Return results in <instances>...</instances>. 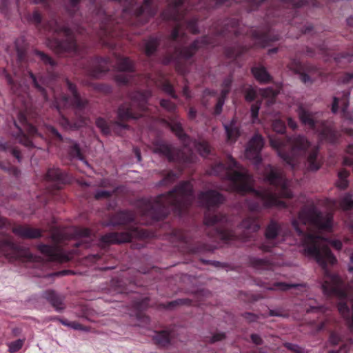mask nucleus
Instances as JSON below:
<instances>
[{"mask_svg": "<svg viewBox=\"0 0 353 353\" xmlns=\"http://www.w3.org/2000/svg\"><path fill=\"white\" fill-rule=\"evenodd\" d=\"M333 215L331 212H322L314 204H307L300 210L298 218L292 221L304 248L306 256L314 258L321 267L323 281L321 288L326 295L336 296L338 299L339 313L347 321L350 329L353 332V299H350V292L344 286L341 279L329 270V265L336 263V259L331 252L329 245L339 250L342 243L339 240L327 241L319 235L305 233L309 228L328 230L332 227Z\"/></svg>", "mask_w": 353, "mask_h": 353, "instance_id": "obj_1", "label": "nucleus"}, {"mask_svg": "<svg viewBox=\"0 0 353 353\" xmlns=\"http://www.w3.org/2000/svg\"><path fill=\"white\" fill-rule=\"evenodd\" d=\"M209 174L227 179L232 190L242 194H251L254 201L248 199L247 205L250 211L253 212L272 207L285 208V203L279 198L292 196L288 188L289 181L285 178L283 171L270 165L263 170L264 181L270 187L258 190L252 188L253 179L248 170L239 165L231 156L228 157L226 165L218 163L212 168Z\"/></svg>", "mask_w": 353, "mask_h": 353, "instance_id": "obj_2", "label": "nucleus"}, {"mask_svg": "<svg viewBox=\"0 0 353 353\" xmlns=\"http://www.w3.org/2000/svg\"><path fill=\"white\" fill-rule=\"evenodd\" d=\"M193 199L192 185L184 181L166 194L139 200L137 206L142 216L159 220L165 217L171 210L181 214Z\"/></svg>", "mask_w": 353, "mask_h": 353, "instance_id": "obj_3", "label": "nucleus"}, {"mask_svg": "<svg viewBox=\"0 0 353 353\" xmlns=\"http://www.w3.org/2000/svg\"><path fill=\"white\" fill-rule=\"evenodd\" d=\"M65 83L71 97L65 94H61L60 97L54 96L52 105L59 112L62 108H72L75 110L76 121L74 123L70 122L63 115L59 119V123L64 129L74 130L88 124V118L82 115L81 113L87 109L89 102L88 99L80 95L74 84L68 79L65 80Z\"/></svg>", "mask_w": 353, "mask_h": 353, "instance_id": "obj_4", "label": "nucleus"}, {"mask_svg": "<svg viewBox=\"0 0 353 353\" xmlns=\"http://www.w3.org/2000/svg\"><path fill=\"white\" fill-rule=\"evenodd\" d=\"M269 140L278 155L292 168L296 165L295 157L305 155L310 147L307 138L301 134H295L285 139L277 135H269Z\"/></svg>", "mask_w": 353, "mask_h": 353, "instance_id": "obj_5", "label": "nucleus"}, {"mask_svg": "<svg viewBox=\"0 0 353 353\" xmlns=\"http://www.w3.org/2000/svg\"><path fill=\"white\" fill-rule=\"evenodd\" d=\"M171 130L180 139L184 144L182 150H179L163 141H157L153 148V151L160 155L165 157L170 161H179L181 163H191L194 161L192 153L186 154L190 152V139L183 132L181 123L176 118L171 119L168 122Z\"/></svg>", "mask_w": 353, "mask_h": 353, "instance_id": "obj_6", "label": "nucleus"}, {"mask_svg": "<svg viewBox=\"0 0 353 353\" xmlns=\"http://www.w3.org/2000/svg\"><path fill=\"white\" fill-rule=\"evenodd\" d=\"M204 223L207 228V235L213 241H220L223 243H229L239 238L232 230V220L224 214L208 212L205 214Z\"/></svg>", "mask_w": 353, "mask_h": 353, "instance_id": "obj_7", "label": "nucleus"}, {"mask_svg": "<svg viewBox=\"0 0 353 353\" xmlns=\"http://www.w3.org/2000/svg\"><path fill=\"white\" fill-rule=\"evenodd\" d=\"M151 92L148 90L144 92H134L131 94L130 102H125L121 105L117 111L119 121L114 123V130L119 132L122 130L128 129L127 124L122 123L129 119H137L142 116L141 112L145 111L148 98Z\"/></svg>", "mask_w": 353, "mask_h": 353, "instance_id": "obj_8", "label": "nucleus"}, {"mask_svg": "<svg viewBox=\"0 0 353 353\" xmlns=\"http://www.w3.org/2000/svg\"><path fill=\"white\" fill-rule=\"evenodd\" d=\"M46 29L56 34H62L65 39L63 41L56 37L49 38L46 44L49 48L57 54L63 52L79 53V47L72 35V30L55 17L51 18L46 26Z\"/></svg>", "mask_w": 353, "mask_h": 353, "instance_id": "obj_9", "label": "nucleus"}, {"mask_svg": "<svg viewBox=\"0 0 353 353\" xmlns=\"http://www.w3.org/2000/svg\"><path fill=\"white\" fill-rule=\"evenodd\" d=\"M296 112L301 122L318 132L321 139L332 143L338 140L340 133L323 119L322 113L313 112L302 105L298 107Z\"/></svg>", "mask_w": 353, "mask_h": 353, "instance_id": "obj_10", "label": "nucleus"}, {"mask_svg": "<svg viewBox=\"0 0 353 353\" xmlns=\"http://www.w3.org/2000/svg\"><path fill=\"white\" fill-rule=\"evenodd\" d=\"M99 15L101 23L98 36L104 45L112 46V44L109 39L119 35L114 28V25L119 23L120 21H116L114 17L108 15L103 10H99Z\"/></svg>", "mask_w": 353, "mask_h": 353, "instance_id": "obj_11", "label": "nucleus"}, {"mask_svg": "<svg viewBox=\"0 0 353 353\" xmlns=\"http://www.w3.org/2000/svg\"><path fill=\"white\" fill-rule=\"evenodd\" d=\"M281 226L279 223L271 220L265 230V239L261 243L259 248L263 252H270L272 249L281 243L280 232Z\"/></svg>", "mask_w": 353, "mask_h": 353, "instance_id": "obj_12", "label": "nucleus"}, {"mask_svg": "<svg viewBox=\"0 0 353 353\" xmlns=\"http://www.w3.org/2000/svg\"><path fill=\"white\" fill-rule=\"evenodd\" d=\"M264 145V141L261 135L256 134L249 141L245 151V157L252 161L255 166L261 162V151Z\"/></svg>", "mask_w": 353, "mask_h": 353, "instance_id": "obj_13", "label": "nucleus"}, {"mask_svg": "<svg viewBox=\"0 0 353 353\" xmlns=\"http://www.w3.org/2000/svg\"><path fill=\"white\" fill-rule=\"evenodd\" d=\"M138 230L133 229L130 232H110L102 236L99 240V245L105 247L112 243H122L129 242L133 236L138 234Z\"/></svg>", "mask_w": 353, "mask_h": 353, "instance_id": "obj_14", "label": "nucleus"}, {"mask_svg": "<svg viewBox=\"0 0 353 353\" xmlns=\"http://www.w3.org/2000/svg\"><path fill=\"white\" fill-rule=\"evenodd\" d=\"M23 250L13 243L10 238L0 239V254L7 259L15 260L23 256Z\"/></svg>", "mask_w": 353, "mask_h": 353, "instance_id": "obj_15", "label": "nucleus"}, {"mask_svg": "<svg viewBox=\"0 0 353 353\" xmlns=\"http://www.w3.org/2000/svg\"><path fill=\"white\" fill-rule=\"evenodd\" d=\"M295 72H300V79L305 84H312L320 74L319 70L313 65H307L304 72H301V65L298 61H293L289 66Z\"/></svg>", "mask_w": 353, "mask_h": 353, "instance_id": "obj_16", "label": "nucleus"}, {"mask_svg": "<svg viewBox=\"0 0 353 353\" xmlns=\"http://www.w3.org/2000/svg\"><path fill=\"white\" fill-rule=\"evenodd\" d=\"M117 68L120 72L116 77V81L119 83H126L130 80L131 76L125 72H132L134 70L132 62L127 57H117Z\"/></svg>", "mask_w": 353, "mask_h": 353, "instance_id": "obj_17", "label": "nucleus"}, {"mask_svg": "<svg viewBox=\"0 0 353 353\" xmlns=\"http://www.w3.org/2000/svg\"><path fill=\"white\" fill-rule=\"evenodd\" d=\"M249 34L254 40V45L262 48L265 47L270 41L279 39L278 35L272 36V30L269 28L263 30L252 28Z\"/></svg>", "mask_w": 353, "mask_h": 353, "instance_id": "obj_18", "label": "nucleus"}, {"mask_svg": "<svg viewBox=\"0 0 353 353\" xmlns=\"http://www.w3.org/2000/svg\"><path fill=\"white\" fill-rule=\"evenodd\" d=\"M112 63L108 59L95 58L91 60L85 67L86 71L93 77L99 78L105 72L109 70Z\"/></svg>", "mask_w": 353, "mask_h": 353, "instance_id": "obj_19", "label": "nucleus"}, {"mask_svg": "<svg viewBox=\"0 0 353 353\" xmlns=\"http://www.w3.org/2000/svg\"><path fill=\"white\" fill-rule=\"evenodd\" d=\"M198 202L207 208L217 207L224 201V196L214 190L201 192L198 195Z\"/></svg>", "mask_w": 353, "mask_h": 353, "instance_id": "obj_20", "label": "nucleus"}, {"mask_svg": "<svg viewBox=\"0 0 353 353\" xmlns=\"http://www.w3.org/2000/svg\"><path fill=\"white\" fill-rule=\"evenodd\" d=\"M19 120L23 127V129H21V128L19 127L15 123V125L18 128L19 130V134L17 137L19 142L26 147L33 146L32 141L25 135V134L23 133V130L27 131L29 134L34 135L36 134L37 132V128L32 124L28 123L26 117L22 113L19 114Z\"/></svg>", "mask_w": 353, "mask_h": 353, "instance_id": "obj_21", "label": "nucleus"}, {"mask_svg": "<svg viewBox=\"0 0 353 353\" xmlns=\"http://www.w3.org/2000/svg\"><path fill=\"white\" fill-rule=\"evenodd\" d=\"M260 92L262 97L265 99H267V104L268 106L274 103V97L278 94L279 91L273 88L268 87L265 89H261L257 90L254 88H248L245 91V99L248 101H252L254 100L256 97L257 93Z\"/></svg>", "mask_w": 353, "mask_h": 353, "instance_id": "obj_22", "label": "nucleus"}, {"mask_svg": "<svg viewBox=\"0 0 353 353\" xmlns=\"http://www.w3.org/2000/svg\"><path fill=\"white\" fill-rule=\"evenodd\" d=\"M41 297L46 299L53 307L58 312H61L65 309L64 299L65 297L52 290H47L43 291Z\"/></svg>", "mask_w": 353, "mask_h": 353, "instance_id": "obj_23", "label": "nucleus"}, {"mask_svg": "<svg viewBox=\"0 0 353 353\" xmlns=\"http://www.w3.org/2000/svg\"><path fill=\"white\" fill-rule=\"evenodd\" d=\"M217 24L214 26V32L219 35H225L228 32H232L235 35L241 34L239 21L234 19H226L222 22V26Z\"/></svg>", "mask_w": 353, "mask_h": 353, "instance_id": "obj_24", "label": "nucleus"}, {"mask_svg": "<svg viewBox=\"0 0 353 353\" xmlns=\"http://www.w3.org/2000/svg\"><path fill=\"white\" fill-rule=\"evenodd\" d=\"M135 221L134 214L128 211H120L117 212L111 218L107 225H124Z\"/></svg>", "mask_w": 353, "mask_h": 353, "instance_id": "obj_25", "label": "nucleus"}, {"mask_svg": "<svg viewBox=\"0 0 353 353\" xmlns=\"http://www.w3.org/2000/svg\"><path fill=\"white\" fill-rule=\"evenodd\" d=\"M12 232L23 239H37L40 237L41 234V231L38 229L21 225L13 228Z\"/></svg>", "mask_w": 353, "mask_h": 353, "instance_id": "obj_26", "label": "nucleus"}, {"mask_svg": "<svg viewBox=\"0 0 353 353\" xmlns=\"http://www.w3.org/2000/svg\"><path fill=\"white\" fill-rule=\"evenodd\" d=\"M75 236L79 239L78 242L75 243L77 247L83 246L85 248H89L92 245V238L91 232L86 228H77L74 230Z\"/></svg>", "mask_w": 353, "mask_h": 353, "instance_id": "obj_27", "label": "nucleus"}, {"mask_svg": "<svg viewBox=\"0 0 353 353\" xmlns=\"http://www.w3.org/2000/svg\"><path fill=\"white\" fill-rule=\"evenodd\" d=\"M239 227L245 231L256 232L260 229L261 225L257 216H248L241 221Z\"/></svg>", "mask_w": 353, "mask_h": 353, "instance_id": "obj_28", "label": "nucleus"}, {"mask_svg": "<svg viewBox=\"0 0 353 353\" xmlns=\"http://www.w3.org/2000/svg\"><path fill=\"white\" fill-rule=\"evenodd\" d=\"M39 250L51 261H62L60 250L57 247L41 244L39 245Z\"/></svg>", "mask_w": 353, "mask_h": 353, "instance_id": "obj_29", "label": "nucleus"}, {"mask_svg": "<svg viewBox=\"0 0 353 353\" xmlns=\"http://www.w3.org/2000/svg\"><path fill=\"white\" fill-rule=\"evenodd\" d=\"M250 262L251 265L257 270H272L274 265L270 261L257 257L251 258Z\"/></svg>", "mask_w": 353, "mask_h": 353, "instance_id": "obj_30", "label": "nucleus"}, {"mask_svg": "<svg viewBox=\"0 0 353 353\" xmlns=\"http://www.w3.org/2000/svg\"><path fill=\"white\" fill-rule=\"evenodd\" d=\"M252 72L256 79L261 83H268L271 80V76L263 66L253 67Z\"/></svg>", "mask_w": 353, "mask_h": 353, "instance_id": "obj_31", "label": "nucleus"}, {"mask_svg": "<svg viewBox=\"0 0 353 353\" xmlns=\"http://www.w3.org/2000/svg\"><path fill=\"white\" fill-rule=\"evenodd\" d=\"M318 157V148H312L307 161L308 164V168L310 170L315 171L319 169L321 163L319 160L317 158Z\"/></svg>", "mask_w": 353, "mask_h": 353, "instance_id": "obj_32", "label": "nucleus"}, {"mask_svg": "<svg viewBox=\"0 0 353 353\" xmlns=\"http://www.w3.org/2000/svg\"><path fill=\"white\" fill-rule=\"evenodd\" d=\"M224 128L228 140L232 142L234 141L239 133L236 122L232 120L229 124H224Z\"/></svg>", "mask_w": 353, "mask_h": 353, "instance_id": "obj_33", "label": "nucleus"}, {"mask_svg": "<svg viewBox=\"0 0 353 353\" xmlns=\"http://www.w3.org/2000/svg\"><path fill=\"white\" fill-rule=\"evenodd\" d=\"M46 177L48 180L50 181L61 183H65L66 181L64 173L58 168L49 169L47 172Z\"/></svg>", "mask_w": 353, "mask_h": 353, "instance_id": "obj_34", "label": "nucleus"}, {"mask_svg": "<svg viewBox=\"0 0 353 353\" xmlns=\"http://www.w3.org/2000/svg\"><path fill=\"white\" fill-rule=\"evenodd\" d=\"M159 41L157 38L151 37L143 42V50L148 56L152 55L156 50Z\"/></svg>", "mask_w": 353, "mask_h": 353, "instance_id": "obj_35", "label": "nucleus"}, {"mask_svg": "<svg viewBox=\"0 0 353 353\" xmlns=\"http://www.w3.org/2000/svg\"><path fill=\"white\" fill-rule=\"evenodd\" d=\"M30 77L32 79V82L34 83V87L41 92L46 101H48L49 99L46 94V90L43 88V85H45V79L43 77H40L39 79L35 77V75L32 72H28Z\"/></svg>", "mask_w": 353, "mask_h": 353, "instance_id": "obj_36", "label": "nucleus"}, {"mask_svg": "<svg viewBox=\"0 0 353 353\" xmlns=\"http://www.w3.org/2000/svg\"><path fill=\"white\" fill-rule=\"evenodd\" d=\"M303 286V284H297V283H288L283 282H276L268 290H281V291H286L292 288H298Z\"/></svg>", "mask_w": 353, "mask_h": 353, "instance_id": "obj_37", "label": "nucleus"}, {"mask_svg": "<svg viewBox=\"0 0 353 353\" xmlns=\"http://www.w3.org/2000/svg\"><path fill=\"white\" fill-rule=\"evenodd\" d=\"M228 94V90L224 89L221 90V95L218 99L217 103L214 110V114L219 115L225 103V100Z\"/></svg>", "mask_w": 353, "mask_h": 353, "instance_id": "obj_38", "label": "nucleus"}, {"mask_svg": "<svg viewBox=\"0 0 353 353\" xmlns=\"http://www.w3.org/2000/svg\"><path fill=\"white\" fill-rule=\"evenodd\" d=\"M154 339L157 343L165 345L170 342V334L167 331L157 332L154 336Z\"/></svg>", "mask_w": 353, "mask_h": 353, "instance_id": "obj_39", "label": "nucleus"}, {"mask_svg": "<svg viewBox=\"0 0 353 353\" xmlns=\"http://www.w3.org/2000/svg\"><path fill=\"white\" fill-rule=\"evenodd\" d=\"M193 145L196 150L199 152V154L203 157H206L210 154V148L208 143L205 141H199V142H194Z\"/></svg>", "mask_w": 353, "mask_h": 353, "instance_id": "obj_40", "label": "nucleus"}, {"mask_svg": "<svg viewBox=\"0 0 353 353\" xmlns=\"http://www.w3.org/2000/svg\"><path fill=\"white\" fill-rule=\"evenodd\" d=\"M179 178V174L174 172L173 171L168 172L158 183V185H168L174 183Z\"/></svg>", "mask_w": 353, "mask_h": 353, "instance_id": "obj_41", "label": "nucleus"}, {"mask_svg": "<svg viewBox=\"0 0 353 353\" xmlns=\"http://www.w3.org/2000/svg\"><path fill=\"white\" fill-rule=\"evenodd\" d=\"M340 205L344 210L353 209V197L350 194H345L340 201Z\"/></svg>", "mask_w": 353, "mask_h": 353, "instance_id": "obj_42", "label": "nucleus"}, {"mask_svg": "<svg viewBox=\"0 0 353 353\" xmlns=\"http://www.w3.org/2000/svg\"><path fill=\"white\" fill-rule=\"evenodd\" d=\"M349 175V173L345 170H342L338 173L339 181L337 182V185L341 189H345L348 185V182L347 181V178Z\"/></svg>", "mask_w": 353, "mask_h": 353, "instance_id": "obj_43", "label": "nucleus"}, {"mask_svg": "<svg viewBox=\"0 0 353 353\" xmlns=\"http://www.w3.org/2000/svg\"><path fill=\"white\" fill-rule=\"evenodd\" d=\"M6 79L8 83L10 85L11 89L14 94L19 96L22 94V92H25L26 90V86L17 85L9 75L6 76Z\"/></svg>", "mask_w": 353, "mask_h": 353, "instance_id": "obj_44", "label": "nucleus"}, {"mask_svg": "<svg viewBox=\"0 0 353 353\" xmlns=\"http://www.w3.org/2000/svg\"><path fill=\"white\" fill-rule=\"evenodd\" d=\"M25 339H17L14 341L7 343L8 347V352L10 353H14L21 350L24 344Z\"/></svg>", "mask_w": 353, "mask_h": 353, "instance_id": "obj_45", "label": "nucleus"}, {"mask_svg": "<svg viewBox=\"0 0 353 353\" xmlns=\"http://www.w3.org/2000/svg\"><path fill=\"white\" fill-rule=\"evenodd\" d=\"M34 53L45 64L50 65L51 67H54L56 65L55 61L51 57H50L48 55L46 54L45 53H43L41 51H39V50H34Z\"/></svg>", "mask_w": 353, "mask_h": 353, "instance_id": "obj_46", "label": "nucleus"}, {"mask_svg": "<svg viewBox=\"0 0 353 353\" xmlns=\"http://www.w3.org/2000/svg\"><path fill=\"white\" fill-rule=\"evenodd\" d=\"M281 2L283 6L292 8H299L307 3L306 0H281Z\"/></svg>", "mask_w": 353, "mask_h": 353, "instance_id": "obj_47", "label": "nucleus"}, {"mask_svg": "<svg viewBox=\"0 0 353 353\" xmlns=\"http://www.w3.org/2000/svg\"><path fill=\"white\" fill-rule=\"evenodd\" d=\"M272 127L273 130L279 134H283L285 131V125L284 122L280 119L274 120Z\"/></svg>", "mask_w": 353, "mask_h": 353, "instance_id": "obj_48", "label": "nucleus"}, {"mask_svg": "<svg viewBox=\"0 0 353 353\" xmlns=\"http://www.w3.org/2000/svg\"><path fill=\"white\" fill-rule=\"evenodd\" d=\"M97 126L101 130V132L108 134L110 132V128L107 121L102 118H98L96 121Z\"/></svg>", "mask_w": 353, "mask_h": 353, "instance_id": "obj_49", "label": "nucleus"}, {"mask_svg": "<svg viewBox=\"0 0 353 353\" xmlns=\"http://www.w3.org/2000/svg\"><path fill=\"white\" fill-rule=\"evenodd\" d=\"M330 353H353V341H348L339 352L330 351Z\"/></svg>", "mask_w": 353, "mask_h": 353, "instance_id": "obj_50", "label": "nucleus"}, {"mask_svg": "<svg viewBox=\"0 0 353 353\" xmlns=\"http://www.w3.org/2000/svg\"><path fill=\"white\" fill-rule=\"evenodd\" d=\"M284 345L288 350L294 353H305V349L296 344L285 343Z\"/></svg>", "mask_w": 353, "mask_h": 353, "instance_id": "obj_51", "label": "nucleus"}, {"mask_svg": "<svg viewBox=\"0 0 353 353\" xmlns=\"http://www.w3.org/2000/svg\"><path fill=\"white\" fill-rule=\"evenodd\" d=\"M305 311L307 312H315L318 314H326L327 308L323 306H317V305H309V307H305Z\"/></svg>", "mask_w": 353, "mask_h": 353, "instance_id": "obj_52", "label": "nucleus"}, {"mask_svg": "<svg viewBox=\"0 0 353 353\" xmlns=\"http://www.w3.org/2000/svg\"><path fill=\"white\" fill-rule=\"evenodd\" d=\"M160 104L161 107L170 112H174L176 110L175 104L169 100L162 99L160 102Z\"/></svg>", "mask_w": 353, "mask_h": 353, "instance_id": "obj_53", "label": "nucleus"}, {"mask_svg": "<svg viewBox=\"0 0 353 353\" xmlns=\"http://www.w3.org/2000/svg\"><path fill=\"white\" fill-rule=\"evenodd\" d=\"M16 48L17 52V61L19 63H22L26 59V51L25 49L19 48L18 41L16 43Z\"/></svg>", "mask_w": 353, "mask_h": 353, "instance_id": "obj_54", "label": "nucleus"}, {"mask_svg": "<svg viewBox=\"0 0 353 353\" xmlns=\"http://www.w3.org/2000/svg\"><path fill=\"white\" fill-rule=\"evenodd\" d=\"M260 107H261V103L258 101L251 106V115H252L254 123L258 119V114H259Z\"/></svg>", "mask_w": 353, "mask_h": 353, "instance_id": "obj_55", "label": "nucleus"}, {"mask_svg": "<svg viewBox=\"0 0 353 353\" xmlns=\"http://www.w3.org/2000/svg\"><path fill=\"white\" fill-rule=\"evenodd\" d=\"M112 195L111 191L108 190H97L94 194L96 199H108Z\"/></svg>", "mask_w": 353, "mask_h": 353, "instance_id": "obj_56", "label": "nucleus"}, {"mask_svg": "<svg viewBox=\"0 0 353 353\" xmlns=\"http://www.w3.org/2000/svg\"><path fill=\"white\" fill-rule=\"evenodd\" d=\"M162 90L167 94L171 95L172 98H176V96L174 93L173 88L170 83L165 81L162 84Z\"/></svg>", "mask_w": 353, "mask_h": 353, "instance_id": "obj_57", "label": "nucleus"}, {"mask_svg": "<svg viewBox=\"0 0 353 353\" xmlns=\"http://www.w3.org/2000/svg\"><path fill=\"white\" fill-rule=\"evenodd\" d=\"M349 95H350L349 92L344 93L343 95V98L341 99L342 112L344 114L345 113L347 108L348 107V104H349L348 97H349Z\"/></svg>", "mask_w": 353, "mask_h": 353, "instance_id": "obj_58", "label": "nucleus"}, {"mask_svg": "<svg viewBox=\"0 0 353 353\" xmlns=\"http://www.w3.org/2000/svg\"><path fill=\"white\" fill-rule=\"evenodd\" d=\"M70 154L73 157L81 159V154L80 149L77 144H74L72 145L70 150Z\"/></svg>", "mask_w": 353, "mask_h": 353, "instance_id": "obj_59", "label": "nucleus"}, {"mask_svg": "<svg viewBox=\"0 0 353 353\" xmlns=\"http://www.w3.org/2000/svg\"><path fill=\"white\" fill-rule=\"evenodd\" d=\"M29 19L35 24L39 25L41 22V16L37 11H34Z\"/></svg>", "mask_w": 353, "mask_h": 353, "instance_id": "obj_60", "label": "nucleus"}, {"mask_svg": "<svg viewBox=\"0 0 353 353\" xmlns=\"http://www.w3.org/2000/svg\"><path fill=\"white\" fill-rule=\"evenodd\" d=\"M341 341V339L339 336H338L335 333H331L329 338V343L332 345H336L339 343Z\"/></svg>", "mask_w": 353, "mask_h": 353, "instance_id": "obj_61", "label": "nucleus"}, {"mask_svg": "<svg viewBox=\"0 0 353 353\" xmlns=\"http://www.w3.org/2000/svg\"><path fill=\"white\" fill-rule=\"evenodd\" d=\"M70 327L75 330H88V329L85 327L83 326L81 324L79 323L77 321H72Z\"/></svg>", "mask_w": 353, "mask_h": 353, "instance_id": "obj_62", "label": "nucleus"}, {"mask_svg": "<svg viewBox=\"0 0 353 353\" xmlns=\"http://www.w3.org/2000/svg\"><path fill=\"white\" fill-rule=\"evenodd\" d=\"M353 80V72L345 74L342 78L341 81L343 83H347Z\"/></svg>", "mask_w": 353, "mask_h": 353, "instance_id": "obj_63", "label": "nucleus"}, {"mask_svg": "<svg viewBox=\"0 0 353 353\" xmlns=\"http://www.w3.org/2000/svg\"><path fill=\"white\" fill-rule=\"evenodd\" d=\"M252 341L256 345H260L262 343V339L259 335L256 334H252L251 335Z\"/></svg>", "mask_w": 353, "mask_h": 353, "instance_id": "obj_64", "label": "nucleus"}]
</instances>
